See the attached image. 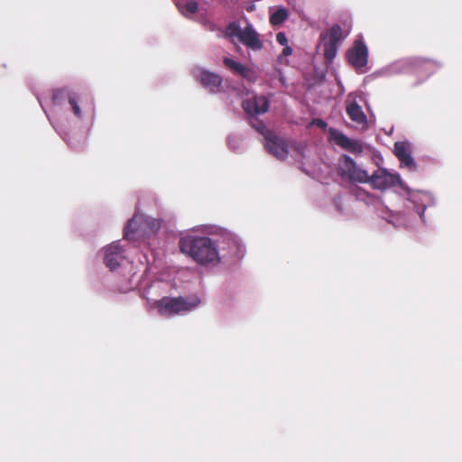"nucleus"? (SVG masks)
Returning a JSON list of instances; mask_svg holds the SVG:
<instances>
[{
	"label": "nucleus",
	"mask_w": 462,
	"mask_h": 462,
	"mask_svg": "<svg viewBox=\"0 0 462 462\" xmlns=\"http://www.w3.org/2000/svg\"><path fill=\"white\" fill-rule=\"evenodd\" d=\"M181 253L191 257L200 265H216L219 263V254L216 243L208 236H186L180 239Z\"/></svg>",
	"instance_id": "nucleus-1"
},
{
	"label": "nucleus",
	"mask_w": 462,
	"mask_h": 462,
	"mask_svg": "<svg viewBox=\"0 0 462 462\" xmlns=\"http://www.w3.org/2000/svg\"><path fill=\"white\" fill-rule=\"evenodd\" d=\"M200 300H188L183 297H163L154 302L155 308L162 316H173L190 311L199 306Z\"/></svg>",
	"instance_id": "nucleus-2"
},
{
	"label": "nucleus",
	"mask_w": 462,
	"mask_h": 462,
	"mask_svg": "<svg viewBox=\"0 0 462 462\" xmlns=\"http://www.w3.org/2000/svg\"><path fill=\"white\" fill-rule=\"evenodd\" d=\"M339 162L338 174L341 178L352 182H368L367 171L358 167L350 156L343 154Z\"/></svg>",
	"instance_id": "nucleus-3"
},
{
	"label": "nucleus",
	"mask_w": 462,
	"mask_h": 462,
	"mask_svg": "<svg viewBox=\"0 0 462 462\" xmlns=\"http://www.w3.org/2000/svg\"><path fill=\"white\" fill-rule=\"evenodd\" d=\"M348 63L364 73L368 63V49L363 40H356L346 53Z\"/></svg>",
	"instance_id": "nucleus-4"
},
{
	"label": "nucleus",
	"mask_w": 462,
	"mask_h": 462,
	"mask_svg": "<svg viewBox=\"0 0 462 462\" xmlns=\"http://www.w3.org/2000/svg\"><path fill=\"white\" fill-rule=\"evenodd\" d=\"M328 137L329 141L334 142L335 144L353 154L359 155L364 151L360 141L349 138L337 129L329 128Z\"/></svg>",
	"instance_id": "nucleus-5"
},
{
	"label": "nucleus",
	"mask_w": 462,
	"mask_h": 462,
	"mask_svg": "<svg viewBox=\"0 0 462 462\" xmlns=\"http://www.w3.org/2000/svg\"><path fill=\"white\" fill-rule=\"evenodd\" d=\"M400 182L398 174L390 173L385 169H378L371 176L368 175L367 183H370L374 189L384 190Z\"/></svg>",
	"instance_id": "nucleus-6"
},
{
	"label": "nucleus",
	"mask_w": 462,
	"mask_h": 462,
	"mask_svg": "<svg viewBox=\"0 0 462 462\" xmlns=\"http://www.w3.org/2000/svg\"><path fill=\"white\" fill-rule=\"evenodd\" d=\"M264 147L270 154L281 161L285 160L289 153L286 141L279 137L275 133L267 134L264 140Z\"/></svg>",
	"instance_id": "nucleus-7"
},
{
	"label": "nucleus",
	"mask_w": 462,
	"mask_h": 462,
	"mask_svg": "<svg viewBox=\"0 0 462 462\" xmlns=\"http://www.w3.org/2000/svg\"><path fill=\"white\" fill-rule=\"evenodd\" d=\"M195 78L204 88H208L210 92L217 93L220 90L222 78L219 75L201 69L196 72Z\"/></svg>",
	"instance_id": "nucleus-8"
},
{
	"label": "nucleus",
	"mask_w": 462,
	"mask_h": 462,
	"mask_svg": "<svg viewBox=\"0 0 462 462\" xmlns=\"http://www.w3.org/2000/svg\"><path fill=\"white\" fill-rule=\"evenodd\" d=\"M270 102L264 96H254L243 102V109L249 115H261L267 112Z\"/></svg>",
	"instance_id": "nucleus-9"
},
{
	"label": "nucleus",
	"mask_w": 462,
	"mask_h": 462,
	"mask_svg": "<svg viewBox=\"0 0 462 462\" xmlns=\"http://www.w3.org/2000/svg\"><path fill=\"white\" fill-rule=\"evenodd\" d=\"M123 258V248L117 242L112 243L106 248L104 262L110 270L117 268Z\"/></svg>",
	"instance_id": "nucleus-10"
},
{
	"label": "nucleus",
	"mask_w": 462,
	"mask_h": 462,
	"mask_svg": "<svg viewBox=\"0 0 462 462\" xmlns=\"http://www.w3.org/2000/svg\"><path fill=\"white\" fill-rule=\"evenodd\" d=\"M239 42L253 51H260L263 46L259 34L251 25H247L243 29Z\"/></svg>",
	"instance_id": "nucleus-11"
},
{
	"label": "nucleus",
	"mask_w": 462,
	"mask_h": 462,
	"mask_svg": "<svg viewBox=\"0 0 462 462\" xmlns=\"http://www.w3.org/2000/svg\"><path fill=\"white\" fill-rule=\"evenodd\" d=\"M413 64L419 70L425 71L426 78L432 75L437 69H439L441 67V64L439 61L425 58L416 59Z\"/></svg>",
	"instance_id": "nucleus-12"
},
{
	"label": "nucleus",
	"mask_w": 462,
	"mask_h": 462,
	"mask_svg": "<svg viewBox=\"0 0 462 462\" xmlns=\"http://www.w3.org/2000/svg\"><path fill=\"white\" fill-rule=\"evenodd\" d=\"M346 112L349 118L357 124H365L366 122V116L356 101L347 104Z\"/></svg>",
	"instance_id": "nucleus-13"
},
{
	"label": "nucleus",
	"mask_w": 462,
	"mask_h": 462,
	"mask_svg": "<svg viewBox=\"0 0 462 462\" xmlns=\"http://www.w3.org/2000/svg\"><path fill=\"white\" fill-rule=\"evenodd\" d=\"M223 62L234 73L238 74L245 79H251L253 72L249 68L227 57L224 58Z\"/></svg>",
	"instance_id": "nucleus-14"
},
{
	"label": "nucleus",
	"mask_w": 462,
	"mask_h": 462,
	"mask_svg": "<svg viewBox=\"0 0 462 462\" xmlns=\"http://www.w3.org/2000/svg\"><path fill=\"white\" fill-rule=\"evenodd\" d=\"M223 62L234 73L238 74L245 79H251L253 72L249 68L227 57L224 58Z\"/></svg>",
	"instance_id": "nucleus-15"
},
{
	"label": "nucleus",
	"mask_w": 462,
	"mask_h": 462,
	"mask_svg": "<svg viewBox=\"0 0 462 462\" xmlns=\"http://www.w3.org/2000/svg\"><path fill=\"white\" fill-rule=\"evenodd\" d=\"M142 218L137 215H134L127 223L126 226L124 229V237L127 240L134 239V235L138 232L139 227L137 223Z\"/></svg>",
	"instance_id": "nucleus-16"
},
{
	"label": "nucleus",
	"mask_w": 462,
	"mask_h": 462,
	"mask_svg": "<svg viewBox=\"0 0 462 462\" xmlns=\"http://www.w3.org/2000/svg\"><path fill=\"white\" fill-rule=\"evenodd\" d=\"M177 6H178V9L180 10V12L186 17L191 16L192 14L197 13V11L199 9L198 3L195 1H192V0L186 1L183 3L179 2L177 4Z\"/></svg>",
	"instance_id": "nucleus-17"
},
{
	"label": "nucleus",
	"mask_w": 462,
	"mask_h": 462,
	"mask_svg": "<svg viewBox=\"0 0 462 462\" xmlns=\"http://www.w3.org/2000/svg\"><path fill=\"white\" fill-rule=\"evenodd\" d=\"M394 155L397 159H401L402 157L408 156L411 154V147L410 143L408 142H396L394 143Z\"/></svg>",
	"instance_id": "nucleus-18"
},
{
	"label": "nucleus",
	"mask_w": 462,
	"mask_h": 462,
	"mask_svg": "<svg viewBox=\"0 0 462 462\" xmlns=\"http://www.w3.org/2000/svg\"><path fill=\"white\" fill-rule=\"evenodd\" d=\"M341 38H342L341 27L338 24H334L328 31L327 37L324 39V42H334L335 44H338Z\"/></svg>",
	"instance_id": "nucleus-19"
},
{
	"label": "nucleus",
	"mask_w": 462,
	"mask_h": 462,
	"mask_svg": "<svg viewBox=\"0 0 462 462\" xmlns=\"http://www.w3.org/2000/svg\"><path fill=\"white\" fill-rule=\"evenodd\" d=\"M288 18V12L285 8H279L270 16V23L273 25H280Z\"/></svg>",
	"instance_id": "nucleus-20"
},
{
	"label": "nucleus",
	"mask_w": 462,
	"mask_h": 462,
	"mask_svg": "<svg viewBox=\"0 0 462 462\" xmlns=\"http://www.w3.org/2000/svg\"><path fill=\"white\" fill-rule=\"evenodd\" d=\"M323 47L325 59L328 61H332L337 55V44H335L334 42H324Z\"/></svg>",
	"instance_id": "nucleus-21"
},
{
	"label": "nucleus",
	"mask_w": 462,
	"mask_h": 462,
	"mask_svg": "<svg viewBox=\"0 0 462 462\" xmlns=\"http://www.w3.org/2000/svg\"><path fill=\"white\" fill-rule=\"evenodd\" d=\"M402 167L407 168L411 171H416L418 166L411 154L399 159Z\"/></svg>",
	"instance_id": "nucleus-22"
},
{
	"label": "nucleus",
	"mask_w": 462,
	"mask_h": 462,
	"mask_svg": "<svg viewBox=\"0 0 462 462\" xmlns=\"http://www.w3.org/2000/svg\"><path fill=\"white\" fill-rule=\"evenodd\" d=\"M251 125L264 137V140L266 139L267 134L274 133V132L267 129L263 121H260L257 119H255L254 122H252Z\"/></svg>",
	"instance_id": "nucleus-23"
},
{
	"label": "nucleus",
	"mask_w": 462,
	"mask_h": 462,
	"mask_svg": "<svg viewBox=\"0 0 462 462\" xmlns=\"http://www.w3.org/2000/svg\"><path fill=\"white\" fill-rule=\"evenodd\" d=\"M242 32L243 29H241L236 23H231L226 27V34L228 36H236L238 40L240 39Z\"/></svg>",
	"instance_id": "nucleus-24"
},
{
	"label": "nucleus",
	"mask_w": 462,
	"mask_h": 462,
	"mask_svg": "<svg viewBox=\"0 0 462 462\" xmlns=\"http://www.w3.org/2000/svg\"><path fill=\"white\" fill-rule=\"evenodd\" d=\"M69 105H70V106H71L75 116H77L78 117H80L81 116V111H80V108L79 106L78 100L74 97H69Z\"/></svg>",
	"instance_id": "nucleus-25"
},
{
	"label": "nucleus",
	"mask_w": 462,
	"mask_h": 462,
	"mask_svg": "<svg viewBox=\"0 0 462 462\" xmlns=\"http://www.w3.org/2000/svg\"><path fill=\"white\" fill-rule=\"evenodd\" d=\"M64 90L62 89H55L52 93V102L55 105H58L60 103V101L64 97Z\"/></svg>",
	"instance_id": "nucleus-26"
},
{
	"label": "nucleus",
	"mask_w": 462,
	"mask_h": 462,
	"mask_svg": "<svg viewBox=\"0 0 462 462\" xmlns=\"http://www.w3.org/2000/svg\"><path fill=\"white\" fill-rule=\"evenodd\" d=\"M276 41L279 44L282 46H286L288 43V39L286 37V34L282 32H280L276 34Z\"/></svg>",
	"instance_id": "nucleus-27"
},
{
	"label": "nucleus",
	"mask_w": 462,
	"mask_h": 462,
	"mask_svg": "<svg viewBox=\"0 0 462 462\" xmlns=\"http://www.w3.org/2000/svg\"><path fill=\"white\" fill-rule=\"evenodd\" d=\"M313 125H315L322 129H325L327 127V123L322 119H314Z\"/></svg>",
	"instance_id": "nucleus-28"
},
{
	"label": "nucleus",
	"mask_w": 462,
	"mask_h": 462,
	"mask_svg": "<svg viewBox=\"0 0 462 462\" xmlns=\"http://www.w3.org/2000/svg\"><path fill=\"white\" fill-rule=\"evenodd\" d=\"M291 53H292V49L288 45L284 46L282 55L287 57V56H290Z\"/></svg>",
	"instance_id": "nucleus-29"
},
{
	"label": "nucleus",
	"mask_w": 462,
	"mask_h": 462,
	"mask_svg": "<svg viewBox=\"0 0 462 462\" xmlns=\"http://www.w3.org/2000/svg\"><path fill=\"white\" fill-rule=\"evenodd\" d=\"M153 226H156V227H159V224L153 223Z\"/></svg>",
	"instance_id": "nucleus-30"
},
{
	"label": "nucleus",
	"mask_w": 462,
	"mask_h": 462,
	"mask_svg": "<svg viewBox=\"0 0 462 462\" xmlns=\"http://www.w3.org/2000/svg\"><path fill=\"white\" fill-rule=\"evenodd\" d=\"M153 226H156V227H159V224L153 223Z\"/></svg>",
	"instance_id": "nucleus-31"
}]
</instances>
